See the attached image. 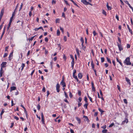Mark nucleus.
<instances>
[{"label": "nucleus", "instance_id": "dca6fc26", "mask_svg": "<svg viewBox=\"0 0 133 133\" xmlns=\"http://www.w3.org/2000/svg\"><path fill=\"white\" fill-rule=\"evenodd\" d=\"M91 68L92 69H93V70L94 69V64L93 62L92 61L91 62Z\"/></svg>", "mask_w": 133, "mask_h": 133}, {"label": "nucleus", "instance_id": "052dcab7", "mask_svg": "<svg viewBox=\"0 0 133 133\" xmlns=\"http://www.w3.org/2000/svg\"><path fill=\"white\" fill-rule=\"evenodd\" d=\"M14 118L16 119L17 120H18L19 119V118L16 116H15L14 117Z\"/></svg>", "mask_w": 133, "mask_h": 133}, {"label": "nucleus", "instance_id": "ddd939ff", "mask_svg": "<svg viewBox=\"0 0 133 133\" xmlns=\"http://www.w3.org/2000/svg\"><path fill=\"white\" fill-rule=\"evenodd\" d=\"M116 60L117 61V62L119 63L120 65H121L122 66H123V64L121 62V60H119L117 58H116Z\"/></svg>", "mask_w": 133, "mask_h": 133}, {"label": "nucleus", "instance_id": "7c9ffc66", "mask_svg": "<svg viewBox=\"0 0 133 133\" xmlns=\"http://www.w3.org/2000/svg\"><path fill=\"white\" fill-rule=\"evenodd\" d=\"M60 29L61 30V31L62 32L63 34L64 33V29H63L60 26L59 27Z\"/></svg>", "mask_w": 133, "mask_h": 133}, {"label": "nucleus", "instance_id": "864d4df0", "mask_svg": "<svg viewBox=\"0 0 133 133\" xmlns=\"http://www.w3.org/2000/svg\"><path fill=\"white\" fill-rule=\"evenodd\" d=\"M64 39L65 42H66L67 41V38L65 36L64 37Z\"/></svg>", "mask_w": 133, "mask_h": 133}, {"label": "nucleus", "instance_id": "a18cd8bd", "mask_svg": "<svg viewBox=\"0 0 133 133\" xmlns=\"http://www.w3.org/2000/svg\"><path fill=\"white\" fill-rule=\"evenodd\" d=\"M78 101H79V102H81L82 100V98L81 97H79L78 98Z\"/></svg>", "mask_w": 133, "mask_h": 133}, {"label": "nucleus", "instance_id": "680f3d73", "mask_svg": "<svg viewBox=\"0 0 133 133\" xmlns=\"http://www.w3.org/2000/svg\"><path fill=\"white\" fill-rule=\"evenodd\" d=\"M72 3L75 5L77 6V7H79V6H78V5H77V4H76V3H75L74 1Z\"/></svg>", "mask_w": 133, "mask_h": 133}, {"label": "nucleus", "instance_id": "9b49d317", "mask_svg": "<svg viewBox=\"0 0 133 133\" xmlns=\"http://www.w3.org/2000/svg\"><path fill=\"white\" fill-rule=\"evenodd\" d=\"M91 85L92 90L95 91V88L94 87V84L92 82H91Z\"/></svg>", "mask_w": 133, "mask_h": 133}, {"label": "nucleus", "instance_id": "412c9836", "mask_svg": "<svg viewBox=\"0 0 133 133\" xmlns=\"http://www.w3.org/2000/svg\"><path fill=\"white\" fill-rule=\"evenodd\" d=\"M78 77L80 79H81L82 77V75L81 73H79L78 75Z\"/></svg>", "mask_w": 133, "mask_h": 133}, {"label": "nucleus", "instance_id": "2f4dec72", "mask_svg": "<svg viewBox=\"0 0 133 133\" xmlns=\"http://www.w3.org/2000/svg\"><path fill=\"white\" fill-rule=\"evenodd\" d=\"M64 95H65V96L66 97V98H68V95H67L66 93V92L65 91L64 92Z\"/></svg>", "mask_w": 133, "mask_h": 133}, {"label": "nucleus", "instance_id": "774afa93", "mask_svg": "<svg viewBox=\"0 0 133 133\" xmlns=\"http://www.w3.org/2000/svg\"><path fill=\"white\" fill-rule=\"evenodd\" d=\"M93 33L94 36H95L96 34V32L95 31H93Z\"/></svg>", "mask_w": 133, "mask_h": 133}, {"label": "nucleus", "instance_id": "20e7f679", "mask_svg": "<svg viewBox=\"0 0 133 133\" xmlns=\"http://www.w3.org/2000/svg\"><path fill=\"white\" fill-rule=\"evenodd\" d=\"M60 85L59 83H58L56 85V89L57 92H59Z\"/></svg>", "mask_w": 133, "mask_h": 133}, {"label": "nucleus", "instance_id": "bb28decb", "mask_svg": "<svg viewBox=\"0 0 133 133\" xmlns=\"http://www.w3.org/2000/svg\"><path fill=\"white\" fill-rule=\"evenodd\" d=\"M60 33V31L59 30H58V29L57 30V36H58L59 35Z\"/></svg>", "mask_w": 133, "mask_h": 133}, {"label": "nucleus", "instance_id": "b1692460", "mask_svg": "<svg viewBox=\"0 0 133 133\" xmlns=\"http://www.w3.org/2000/svg\"><path fill=\"white\" fill-rule=\"evenodd\" d=\"M87 95H88V97L89 98V99H90V101H91L92 102H92V98H91V97H90V96H89V95H88V94Z\"/></svg>", "mask_w": 133, "mask_h": 133}, {"label": "nucleus", "instance_id": "473e14b6", "mask_svg": "<svg viewBox=\"0 0 133 133\" xmlns=\"http://www.w3.org/2000/svg\"><path fill=\"white\" fill-rule=\"evenodd\" d=\"M11 23L9 22V23L8 24V26L7 28V29L8 30H9V28H10V26L11 24Z\"/></svg>", "mask_w": 133, "mask_h": 133}, {"label": "nucleus", "instance_id": "8fccbe9b", "mask_svg": "<svg viewBox=\"0 0 133 133\" xmlns=\"http://www.w3.org/2000/svg\"><path fill=\"white\" fill-rule=\"evenodd\" d=\"M42 91L43 92H45V88L44 87H43L42 89Z\"/></svg>", "mask_w": 133, "mask_h": 133}, {"label": "nucleus", "instance_id": "4468645a", "mask_svg": "<svg viewBox=\"0 0 133 133\" xmlns=\"http://www.w3.org/2000/svg\"><path fill=\"white\" fill-rule=\"evenodd\" d=\"M4 11V9H2L1 11V14H0V17H2L3 14V13Z\"/></svg>", "mask_w": 133, "mask_h": 133}, {"label": "nucleus", "instance_id": "c9c22d12", "mask_svg": "<svg viewBox=\"0 0 133 133\" xmlns=\"http://www.w3.org/2000/svg\"><path fill=\"white\" fill-rule=\"evenodd\" d=\"M4 71H0V77L2 76L3 74Z\"/></svg>", "mask_w": 133, "mask_h": 133}, {"label": "nucleus", "instance_id": "f8f14e48", "mask_svg": "<svg viewBox=\"0 0 133 133\" xmlns=\"http://www.w3.org/2000/svg\"><path fill=\"white\" fill-rule=\"evenodd\" d=\"M127 26L128 29L129 30V31L131 34V35L132 34V32L131 29L129 27V25H127Z\"/></svg>", "mask_w": 133, "mask_h": 133}, {"label": "nucleus", "instance_id": "bf43d9fd", "mask_svg": "<svg viewBox=\"0 0 133 133\" xmlns=\"http://www.w3.org/2000/svg\"><path fill=\"white\" fill-rule=\"evenodd\" d=\"M128 6L132 10V11L133 12V8L131 6L130 4H129Z\"/></svg>", "mask_w": 133, "mask_h": 133}, {"label": "nucleus", "instance_id": "09e8293b", "mask_svg": "<svg viewBox=\"0 0 133 133\" xmlns=\"http://www.w3.org/2000/svg\"><path fill=\"white\" fill-rule=\"evenodd\" d=\"M74 78L77 81V82H78L79 80H78V79L77 76H76V77H74Z\"/></svg>", "mask_w": 133, "mask_h": 133}, {"label": "nucleus", "instance_id": "e2e57ef3", "mask_svg": "<svg viewBox=\"0 0 133 133\" xmlns=\"http://www.w3.org/2000/svg\"><path fill=\"white\" fill-rule=\"evenodd\" d=\"M56 3V1H54V0H52V4H55Z\"/></svg>", "mask_w": 133, "mask_h": 133}, {"label": "nucleus", "instance_id": "f257e3e1", "mask_svg": "<svg viewBox=\"0 0 133 133\" xmlns=\"http://www.w3.org/2000/svg\"><path fill=\"white\" fill-rule=\"evenodd\" d=\"M130 58L129 57H128L126 58L124 61V63L127 65H130L131 64V63L130 62Z\"/></svg>", "mask_w": 133, "mask_h": 133}, {"label": "nucleus", "instance_id": "49530a36", "mask_svg": "<svg viewBox=\"0 0 133 133\" xmlns=\"http://www.w3.org/2000/svg\"><path fill=\"white\" fill-rule=\"evenodd\" d=\"M69 97L70 98H71L72 97V95L71 93L70 92H69Z\"/></svg>", "mask_w": 133, "mask_h": 133}, {"label": "nucleus", "instance_id": "4d7b16f0", "mask_svg": "<svg viewBox=\"0 0 133 133\" xmlns=\"http://www.w3.org/2000/svg\"><path fill=\"white\" fill-rule=\"evenodd\" d=\"M116 18L118 21H119V17L117 15H116Z\"/></svg>", "mask_w": 133, "mask_h": 133}, {"label": "nucleus", "instance_id": "72a5a7b5", "mask_svg": "<svg viewBox=\"0 0 133 133\" xmlns=\"http://www.w3.org/2000/svg\"><path fill=\"white\" fill-rule=\"evenodd\" d=\"M76 51L77 52V53L78 55H79V50L77 48L76 49Z\"/></svg>", "mask_w": 133, "mask_h": 133}, {"label": "nucleus", "instance_id": "c03bdc74", "mask_svg": "<svg viewBox=\"0 0 133 133\" xmlns=\"http://www.w3.org/2000/svg\"><path fill=\"white\" fill-rule=\"evenodd\" d=\"M13 17H11L10 19V22H9L10 23H11V22H12V19H13Z\"/></svg>", "mask_w": 133, "mask_h": 133}, {"label": "nucleus", "instance_id": "69168bd1", "mask_svg": "<svg viewBox=\"0 0 133 133\" xmlns=\"http://www.w3.org/2000/svg\"><path fill=\"white\" fill-rule=\"evenodd\" d=\"M118 41L119 42V43H120V44H121V40L120 38L119 37H118Z\"/></svg>", "mask_w": 133, "mask_h": 133}, {"label": "nucleus", "instance_id": "4c0bfd02", "mask_svg": "<svg viewBox=\"0 0 133 133\" xmlns=\"http://www.w3.org/2000/svg\"><path fill=\"white\" fill-rule=\"evenodd\" d=\"M23 5V3H21V5L20 6V7L19 9V11H20L22 9Z\"/></svg>", "mask_w": 133, "mask_h": 133}, {"label": "nucleus", "instance_id": "393cba45", "mask_svg": "<svg viewBox=\"0 0 133 133\" xmlns=\"http://www.w3.org/2000/svg\"><path fill=\"white\" fill-rule=\"evenodd\" d=\"M60 22V19L58 18H57L56 19V23H59Z\"/></svg>", "mask_w": 133, "mask_h": 133}, {"label": "nucleus", "instance_id": "2eb2a0df", "mask_svg": "<svg viewBox=\"0 0 133 133\" xmlns=\"http://www.w3.org/2000/svg\"><path fill=\"white\" fill-rule=\"evenodd\" d=\"M16 89V87H15L13 86L12 87H11L10 89V91H12L15 90Z\"/></svg>", "mask_w": 133, "mask_h": 133}, {"label": "nucleus", "instance_id": "c85d7f7f", "mask_svg": "<svg viewBox=\"0 0 133 133\" xmlns=\"http://www.w3.org/2000/svg\"><path fill=\"white\" fill-rule=\"evenodd\" d=\"M107 61L110 64H111V62L110 59H109L108 57H107Z\"/></svg>", "mask_w": 133, "mask_h": 133}, {"label": "nucleus", "instance_id": "37998d69", "mask_svg": "<svg viewBox=\"0 0 133 133\" xmlns=\"http://www.w3.org/2000/svg\"><path fill=\"white\" fill-rule=\"evenodd\" d=\"M78 94L79 96H80L81 95V92L80 90L78 91Z\"/></svg>", "mask_w": 133, "mask_h": 133}, {"label": "nucleus", "instance_id": "5fc2aeb1", "mask_svg": "<svg viewBox=\"0 0 133 133\" xmlns=\"http://www.w3.org/2000/svg\"><path fill=\"white\" fill-rule=\"evenodd\" d=\"M78 107H79L82 104V103H80V102H79V101H78Z\"/></svg>", "mask_w": 133, "mask_h": 133}, {"label": "nucleus", "instance_id": "e433bc0d", "mask_svg": "<svg viewBox=\"0 0 133 133\" xmlns=\"http://www.w3.org/2000/svg\"><path fill=\"white\" fill-rule=\"evenodd\" d=\"M101 59L102 63L104 61V57H101Z\"/></svg>", "mask_w": 133, "mask_h": 133}, {"label": "nucleus", "instance_id": "5701e85b", "mask_svg": "<svg viewBox=\"0 0 133 133\" xmlns=\"http://www.w3.org/2000/svg\"><path fill=\"white\" fill-rule=\"evenodd\" d=\"M24 66H25L24 64L23 63H22V65L21 66V67H22V69H21V71H22L23 70V69L24 68Z\"/></svg>", "mask_w": 133, "mask_h": 133}, {"label": "nucleus", "instance_id": "f03ea898", "mask_svg": "<svg viewBox=\"0 0 133 133\" xmlns=\"http://www.w3.org/2000/svg\"><path fill=\"white\" fill-rule=\"evenodd\" d=\"M64 79L63 78V79L62 80V81L61 82V84L63 86V87H64L66 86V85L65 83L64 82Z\"/></svg>", "mask_w": 133, "mask_h": 133}, {"label": "nucleus", "instance_id": "a211bd4d", "mask_svg": "<svg viewBox=\"0 0 133 133\" xmlns=\"http://www.w3.org/2000/svg\"><path fill=\"white\" fill-rule=\"evenodd\" d=\"M125 79L126 81H127L130 85V80L127 77H125Z\"/></svg>", "mask_w": 133, "mask_h": 133}, {"label": "nucleus", "instance_id": "f3484780", "mask_svg": "<svg viewBox=\"0 0 133 133\" xmlns=\"http://www.w3.org/2000/svg\"><path fill=\"white\" fill-rule=\"evenodd\" d=\"M106 6H107V9L108 10H110L111 9V7L109 6L108 4V3H107Z\"/></svg>", "mask_w": 133, "mask_h": 133}, {"label": "nucleus", "instance_id": "cd10ccee", "mask_svg": "<svg viewBox=\"0 0 133 133\" xmlns=\"http://www.w3.org/2000/svg\"><path fill=\"white\" fill-rule=\"evenodd\" d=\"M107 131L108 130L107 129H104L102 131V132L103 133H106L107 132Z\"/></svg>", "mask_w": 133, "mask_h": 133}, {"label": "nucleus", "instance_id": "603ef678", "mask_svg": "<svg viewBox=\"0 0 133 133\" xmlns=\"http://www.w3.org/2000/svg\"><path fill=\"white\" fill-rule=\"evenodd\" d=\"M37 108L38 110H39L40 109V106L39 104L38 105H37Z\"/></svg>", "mask_w": 133, "mask_h": 133}, {"label": "nucleus", "instance_id": "6e6d98bb", "mask_svg": "<svg viewBox=\"0 0 133 133\" xmlns=\"http://www.w3.org/2000/svg\"><path fill=\"white\" fill-rule=\"evenodd\" d=\"M80 41L82 43H84V40L83 38L81 37L80 39Z\"/></svg>", "mask_w": 133, "mask_h": 133}, {"label": "nucleus", "instance_id": "aec40b11", "mask_svg": "<svg viewBox=\"0 0 133 133\" xmlns=\"http://www.w3.org/2000/svg\"><path fill=\"white\" fill-rule=\"evenodd\" d=\"M126 122V123H127L128 122V120L127 118H125V120L122 122V124H124V123Z\"/></svg>", "mask_w": 133, "mask_h": 133}, {"label": "nucleus", "instance_id": "de8ad7c7", "mask_svg": "<svg viewBox=\"0 0 133 133\" xmlns=\"http://www.w3.org/2000/svg\"><path fill=\"white\" fill-rule=\"evenodd\" d=\"M106 128V125H105L104 126H102L101 127V128L103 129H105Z\"/></svg>", "mask_w": 133, "mask_h": 133}, {"label": "nucleus", "instance_id": "7ed1b4c3", "mask_svg": "<svg viewBox=\"0 0 133 133\" xmlns=\"http://www.w3.org/2000/svg\"><path fill=\"white\" fill-rule=\"evenodd\" d=\"M7 62H3L1 64V66L3 68H5L6 66Z\"/></svg>", "mask_w": 133, "mask_h": 133}, {"label": "nucleus", "instance_id": "13d9d810", "mask_svg": "<svg viewBox=\"0 0 133 133\" xmlns=\"http://www.w3.org/2000/svg\"><path fill=\"white\" fill-rule=\"evenodd\" d=\"M11 106H13L15 104H14L13 103V101L12 100H11Z\"/></svg>", "mask_w": 133, "mask_h": 133}, {"label": "nucleus", "instance_id": "a878e982", "mask_svg": "<svg viewBox=\"0 0 133 133\" xmlns=\"http://www.w3.org/2000/svg\"><path fill=\"white\" fill-rule=\"evenodd\" d=\"M88 104L87 103H85L84 105V107L86 109H87V106Z\"/></svg>", "mask_w": 133, "mask_h": 133}, {"label": "nucleus", "instance_id": "0eeeda50", "mask_svg": "<svg viewBox=\"0 0 133 133\" xmlns=\"http://www.w3.org/2000/svg\"><path fill=\"white\" fill-rule=\"evenodd\" d=\"M81 2L86 5H88V2H87L86 0H81Z\"/></svg>", "mask_w": 133, "mask_h": 133}, {"label": "nucleus", "instance_id": "6e6552de", "mask_svg": "<svg viewBox=\"0 0 133 133\" xmlns=\"http://www.w3.org/2000/svg\"><path fill=\"white\" fill-rule=\"evenodd\" d=\"M83 117L85 118V119H84L85 121H87L88 122H89V120L87 116L84 115L83 116Z\"/></svg>", "mask_w": 133, "mask_h": 133}, {"label": "nucleus", "instance_id": "f704fd0d", "mask_svg": "<svg viewBox=\"0 0 133 133\" xmlns=\"http://www.w3.org/2000/svg\"><path fill=\"white\" fill-rule=\"evenodd\" d=\"M123 101L124 103L126 104H127V99H123Z\"/></svg>", "mask_w": 133, "mask_h": 133}, {"label": "nucleus", "instance_id": "4be33fe9", "mask_svg": "<svg viewBox=\"0 0 133 133\" xmlns=\"http://www.w3.org/2000/svg\"><path fill=\"white\" fill-rule=\"evenodd\" d=\"M98 110L99 111L101 112V114H102L103 113L104 111H103L101 110V109L100 108H98Z\"/></svg>", "mask_w": 133, "mask_h": 133}, {"label": "nucleus", "instance_id": "338daca9", "mask_svg": "<svg viewBox=\"0 0 133 133\" xmlns=\"http://www.w3.org/2000/svg\"><path fill=\"white\" fill-rule=\"evenodd\" d=\"M48 39L47 37H46L45 38V41L46 42H48Z\"/></svg>", "mask_w": 133, "mask_h": 133}, {"label": "nucleus", "instance_id": "423d86ee", "mask_svg": "<svg viewBox=\"0 0 133 133\" xmlns=\"http://www.w3.org/2000/svg\"><path fill=\"white\" fill-rule=\"evenodd\" d=\"M117 45L118 48L119 50L120 51H121L123 50V48L121 44H119L117 43Z\"/></svg>", "mask_w": 133, "mask_h": 133}, {"label": "nucleus", "instance_id": "3c124183", "mask_svg": "<svg viewBox=\"0 0 133 133\" xmlns=\"http://www.w3.org/2000/svg\"><path fill=\"white\" fill-rule=\"evenodd\" d=\"M64 1L65 2V3L67 5H69V6H70V5L68 3V2L65 0H64Z\"/></svg>", "mask_w": 133, "mask_h": 133}, {"label": "nucleus", "instance_id": "6ab92c4d", "mask_svg": "<svg viewBox=\"0 0 133 133\" xmlns=\"http://www.w3.org/2000/svg\"><path fill=\"white\" fill-rule=\"evenodd\" d=\"M76 118L77 121L78 122L79 124H80L81 123V120L80 119L77 117H76Z\"/></svg>", "mask_w": 133, "mask_h": 133}, {"label": "nucleus", "instance_id": "a19ab883", "mask_svg": "<svg viewBox=\"0 0 133 133\" xmlns=\"http://www.w3.org/2000/svg\"><path fill=\"white\" fill-rule=\"evenodd\" d=\"M87 97H86V96H85L84 97V100L85 101L86 103H87Z\"/></svg>", "mask_w": 133, "mask_h": 133}, {"label": "nucleus", "instance_id": "ea45409f", "mask_svg": "<svg viewBox=\"0 0 133 133\" xmlns=\"http://www.w3.org/2000/svg\"><path fill=\"white\" fill-rule=\"evenodd\" d=\"M102 13L103 14L105 15L106 16V12L104 10H103Z\"/></svg>", "mask_w": 133, "mask_h": 133}, {"label": "nucleus", "instance_id": "79ce46f5", "mask_svg": "<svg viewBox=\"0 0 133 133\" xmlns=\"http://www.w3.org/2000/svg\"><path fill=\"white\" fill-rule=\"evenodd\" d=\"M114 125V123H112L109 126V127H112Z\"/></svg>", "mask_w": 133, "mask_h": 133}, {"label": "nucleus", "instance_id": "58836bf2", "mask_svg": "<svg viewBox=\"0 0 133 133\" xmlns=\"http://www.w3.org/2000/svg\"><path fill=\"white\" fill-rule=\"evenodd\" d=\"M36 36V35L35 36L33 37H32L30 39H29H29L30 40V41H32L33 39Z\"/></svg>", "mask_w": 133, "mask_h": 133}, {"label": "nucleus", "instance_id": "1a4fd4ad", "mask_svg": "<svg viewBox=\"0 0 133 133\" xmlns=\"http://www.w3.org/2000/svg\"><path fill=\"white\" fill-rule=\"evenodd\" d=\"M13 52H11L10 53V54L9 57V60L10 61L11 59H12V57L13 56Z\"/></svg>", "mask_w": 133, "mask_h": 133}, {"label": "nucleus", "instance_id": "0e129e2a", "mask_svg": "<svg viewBox=\"0 0 133 133\" xmlns=\"http://www.w3.org/2000/svg\"><path fill=\"white\" fill-rule=\"evenodd\" d=\"M7 55H8V54L6 53H5L4 55V56H3V57H6V56H7Z\"/></svg>", "mask_w": 133, "mask_h": 133}, {"label": "nucleus", "instance_id": "9d476101", "mask_svg": "<svg viewBox=\"0 0 133 133\" xmlns=\"http://www.w3.org/2000/svg\"><path fill=\"white\" fill-rule=\"evenodd\" d=\"M21 106L22 107L23 109H24V112L25 113V114H26V118H27L28 116H27V112L26 111L25 108L22 105H21Z\"/></svg>", "mask_w": 133, "mask_h": 133}, {"label": "nucleus", "instance_id": "39448f33", "mask_svg": "<svg viewBox=\"0 0 133 133\" xmlns=\"http://www.w3.org/2000/svg\"><path fill=\"white\" fill-rule=\"evenodd\" d=\"M41 121L42 122V123L43 124H44V115L43 114V112H42L41 113Z\"/></svg>", "mask_w": 133, "mask_h": 133}, {"label": "nucleus", "instance_id": "c756f323", "mask_svg": "<svg viewBox=\"0 0 133 133\" xmlns=\"http://www.w3.org/2000/svg\"><path fill=\"white\" fill-rule=\"evenodd\" d=\"M4 110L3 109H2V111L0 114V116L1 117V118H2V114H3L4 113Z\"/></svg>", "mask_w": 133, "mask_h": 133}]
</instances>
